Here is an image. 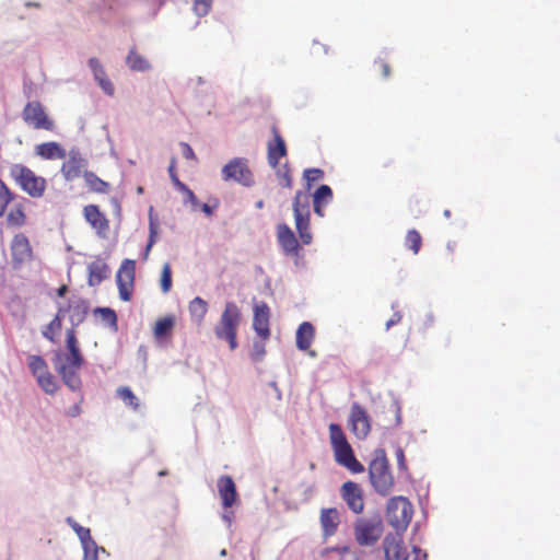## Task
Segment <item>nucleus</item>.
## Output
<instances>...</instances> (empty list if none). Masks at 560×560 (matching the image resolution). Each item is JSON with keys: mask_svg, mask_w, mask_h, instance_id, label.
I'll use <instances>...</instances> for the list:
<instances>
[{"mask_svg": "<svg viewBox=\"0 0 560 560\" xmlns=\"http://www.w3.org/2000/svg\"><path fill=\"white\" fill-rule=\"evenodd\" d=\"M67 349L69 353L57 352L55 358V368L58 374L61 376L63 383L73 392L77 393V399L70 408L66 410V415L69 417H78L82 409L81 404L83 396L80 393L82 382L79 375V370L83 365L84 359L81 353L79 342L73 328L67 329Z\"/></svg>", "mask_w": 560, "mask_h": 560, "instance_id": "obj_1", "label": "nucleus"}, {"mask_svg": "<svg viewBox=\"0 0 560 560\" xmlns=\"http://www.w3.org/2000/svg\"><path fill=\"white\" fill-rule=\"evenodd\" d=\"M306 182V191L298 190L292 201V209L295 221V229L299 237L304 245H310L313 241L311 232V194L313 184L324 177V171L320 168H307L303 173Z\"/></svg>", "mask_w": 560, "mask_h": 560, "instance_id": "obj_2", "label": "nucleus"}, {"mask_svg": "<svg viewBox=\"0 0 560 560\" xmlns=\"http://www.w3.org/2000/svg\"><path fill=\"white\" fill-rule=\"evenodd\" d=\"M0 218H4L9 229H21L27 223L24 198L15 194L2 178H0Z\"/></svg>", "mask_w": 560, "mask_h": 560, "instance_id": "obj_3", "label": "nucleus"}, {"mask_svg": "<svg viewBox=\"0 0 560 560\" xmlns=\"http://www.w3.org/2000/svg\"><path fill=\"white\" fill-rule=\"evenodd\" d=\"M329 440L337 464L346 467L353 474H361L364 471V466L355 458L353 450L339 424H329Z\"/></svg>", "mask_w": 560, "mask_h": 560, "instance_id": "obj_4", "label": "nucleus"}, {"mask_svg": "<svg viewBox=\"0 0 560 560\" xmlns=\"http://www.w3.org/2000/svg\"><path fill=\"white\" fill-rule=\"evenodd\" d=\"M9 176L13 183L28 197L40 199L47 190V179L37 175L32 168L14 163L9 167Z\"/></svg>", "mask_w": 560, "mask_h": 560, "instance_id": "obj_5", "label": "nucleus"}, {"mask_svg": "<svg viewBox=\"0 0 560 560\" xmlns=\"http://www.w3.org/2000/svg\"><path fill=\"white\" fill-rule=\"evenodd\" d=\"M369 477L372 487L381 495H387L394 488V477L389 469L385 451L378 448L369 465Z\"/></svg>", "mask_w": 560, "mask_h": 560, "instance_id": "obj_6", "label": "nucleus"}, {"mask_svg": "<svg viewBox=\"0 0 560 560\" xmlns=\"http://www.w3.org/2000/svg\"><path fill=\"white\" fill-rule=\"evenodd\" d=\"M241 320L242 314L238 306L234 302H228L214 327L217 338L228 341L231 350L237 348V329Z\"/></svg>", "mask_w": 560, "mask_h": 560, "instance_id": "obj_7", "label": "nucleus"}, {"mask_svg": "<svg viewBox=\"0 0 560 560\" xmlns=\"http://www.w3.org/2000/svg\"><path fill=\"white\" fill-rule=\"evenodd\" d=\"M413 516V506L405 497H394L386 505V520L394 527L396 535L402 534Z\"/></svg>", "mask_w": 560, "mask_h": 560, "instance_id": "obj_8", "label": "nucleus"}, {"mask_svg": "<svg viewBox=\"0 0 560 560\" xmlns=\"http://www.w3.org/2000/svg\"><path fill=\"white\" fill-rule=\"evenodd\" d=\"M385 560H427V553L419 547H413L411 553L400 535L387 534L383 540Z\"/></svg>", "mask_w": 560, "mask_h": 560, "instance_id": "obj_9", "label": "nucleus"}, {"mask_svg": "<svg viewBox=\"0 0 560 560\" xmlns=\"http://www.w3.org/2000/svg\"><path fill=\"white\" fill-rule=\"evenodd\" d=\"M383 523L380 518L359 517L354 522L353 535L359 546H373L383 535Z\"/></svg>", "mask_w": 560, "mask_h": 560, "instance_id": "obj_10", "label": "nucleus"}, {"mask_svg": "<svg viewBox=\"0 0 560 560\" xmlns=\"http://www.w3.org/2000/svg\"><path fill=\"white\" fill-rule=\"evenodd\" d=\"M222 179L224 182H236L245 187L255 184L254 174L248 167V162L244 158H235L226 163L222 171Z\"/></svg>", "mask_w": 560, "mask_h": 560, "instance_id": "obj_11", "label": "nucleus"}, {"mask_svg": "<svg viewBox=\"0 0 560 560\" xmlns=\"http://www.w3.org/2000/svg\"><path fill=\"white\" fill-rule=\"evenodd\" d=\"M11 266L14 270H21L25 265L34 260V250L28 237L24 233L13 235L10 244Z\"/></svg>", "mask_w": 560, "mask_h": 560, "instance_id": "obj_12", "label": "nucleus"}, {"mask_svg": "<svg viewBox=\"0 0 560 560\" xmlns=\"http://www.w3.org/2000/svg\"><path fill=\"white\" fill-rule=\"evenodd\" d=\"M22 118L33 129L55 130V121L48 116L44 106L38 101L28 102L24 106Z\"/></svg>", "mask_w": 560, "mask_h": 560, "instance_id": "obj_13", "label": "nucleus"}, {"mask_svg": "<svg viewBox=\"0 0 560 560\" xmlns=\"http://www.w3.org/2000/svg\"><path fill=\"white\" fill-rule=\"evenodd\" d=\"M348 425L352 434L359 440L366 439L371 432L372 419L369 412L357 401L351 405Z\"/></svg>", "mask_w": 560, "mask_h": 560, "instance_id": "obj_14", "label": "nucleus"}, {"mask_svg": "<svg viewBox=\"0 0 560 560\" xmlns=\"http://www.w3.org/2000/svg\"><path fill=\"white\" fill-rule=\"evenodd\" d=\"M135 273L136 261L131 259H125L116 276L119 298L125 302L131 300L133 292Z\"/></svg>", "mask_w": 560, "mask_h": 560, "instance_id": "obj_15", "label": "nucleus"}, {"mask_svg": "<svg viewBox=\"0 0 560 560\" xmlns=\"http://www.w3.org/2000/svg\"><path fill=\"white\" fill-rule=\"evenodd\" d=\"M85 221L95 231L96 235L106 238L109 233V220L106 214L100 210L96 205H88L83 208Z\"/></svg>", "mask_w": 560, "mask_h": 560, "instance_id": "obj_16", "label": "nucleus"}, {"mask_svg": "<svg viewBox=\"0 0 560 560\" xmlns=\"http://www.w3.org/2000/svg\"><path fill=\"white\" fill-rule=\"evenodd\" d=\"M340 494L348 508L355 514L364 510L363 491L361 487L353 481H346L340 489Z\"/></svg>", "mask_w": 560, "mask_h": 560, "instance_id": "obj_17", "label": "nucleus"}, {"mask_svg": "<svg viewBox=\"0 0 560 560\" xmlns=\"http://www.w3.org/2000/svg\"><path fill=\"white\" fill-rule=\"evenodd\" d=\"M277 240L285 255L291 257L300 256L301 246L299 244V241L293 231L285 223L278 224Z\"/></svg>", "mask_w": 560, "mask_h": 560, "instance_id": "obj_18", "label": "nucleus"}, {"mask_svg": "<svg viewBox=\"0 0 560 560\" xmlns=\"http://www.w3.org/2000/svg\"><path fill=\"white\" fill-rule=\"evenodd\" d=\"M271 133L273 138L267 143V160L270 167H276L280 159L288 154V149L277 126L271 127Z\"/></svg>", "mask_w": 560, "mask_h": 560, "instance_id": "obj_19", "label": "nucleus"}, {"mask_svg": "<svg viewBox=\"0 0 560 560\" xmlns=\"http://www.w3.org/2000/svg\"><path fill=\"white\" fill-rule=\"evenodd\" d=\"M270 308L265 302L256 304L254 307L253 328L262 341L269 339L271 332L269 328Z\"/></svg>", "mask_w": 560, "mask_h": 560, "instance_id": "obj_20", "label": "nucleus"}, {"mask_svg": "<svg viewBox=\"0 0 560 560\" xmlns=\"http://www.w3.org/2000/svg\"><path fill=\"white\" fill-rule=\"evenodd\" d=\"M68 523L82 541L86 560H97L98 552H106L104 548H98L94 540H92L89 528L79 525L77 522L71 521V518L68 520Z\"/></svg>", "mask_w": 560, "mask_h": 560, "instance_id": "obj_21", "label": "nucleus"}, {"mask_svg": "<svg viewBox=\"0 0 560 560\" xmlns=\"http://www.w3.org/2000/svg\"><path fill=\"white\" fill-rule=\"evenodd\" d=\"M66 308V314H69V319L74 330L80 324H82L86 317L89 307L85 300L80 296H73L68 301Z\"/></svg>", "mask_w": 560, "mask_h": 560, "instance_id": "obj_22", "label": "nucleus"}, {"mask_svg": "<svg viewBox=\"0 0 560 560\" xmlns=\"http://www.w3.org/2000/svg\"><path fill=\"white\" fill-rule=\"evenodd\" d=\"M319 523L325 538L335 535L340 524L339 511L336 508L322 509L319 514Z\"/></svg>", "mask_w": 560, "mask_h": 560, "instance_id": "obj_23", "label": "nucleus"}, {"mask_svg": "<svg viewBox=\"0 0 560 560\" xmlns=\"http://www.w3.org/2000/svg\"><path fill=\"white\" fill-rule=\"evenodd\" d=\"M218 490L224 508H231L236 499L237 491L233 479L230 476H222L218 480Z\"/></svg>", "mask_w": 560, "mask_h": 560, "instance_id": "obj_24", "label": "nucleus"}, {"mask_svg": "<svg viewBox=\"0 0 560 560\" xmlns=\"http://www.w3.org/2000/svg\"><path fill=\"white\" fill-rule=\"evenodd\" d=\"M89 66L93 72L95 81L98 83L100 88L107 94L114 95L115 88L109 78L106 74L105 69L103 68L100 60L95 57L89 59Z\"/></svg>", "mask_w": 560, "mask_h": 560, "instance_id": "obj_25", "label": "nucleus"}, {"mask_svg": "<svg viewBox=\"0 0 560 560\" xmlns=\"http://www.w3.org/2000/svg\"><path fill=\"white\" fill-rule=\"evenodd\" d=\"M35 153L44 160H62L67 155L65 148L56 141L37 144Z\"/></svg>", "mask_w": 560, "mask_h": 560, "instance_id": "obj_26", "label": "nucleus"}, {"mask_svg": "<svg viewBox=\"0 0 560 560\" xmlns=\"http://www.w3.org/2000/svg\"><path fill=\"white\" fill-rule=\"evenodd\" d=\"M85 166L84 160L78 155H71L61 166V174L65 179L71 182L81 176L82 170Z\"/></svg>", "mask_w": 560, "mask_h": 560, "instance_id": "obj_27", "label": "nucleus"}, {"mask_svg": "<svg viewBox=\"0 0 560 560\" xmlns=\"http://www.w3.org/2000/svg\"><path fill=\"white\" fill-rule=\"evenodd\" d=\"M332 200V190L328 185H320L313 194L314 212L324 217V208Z\"/></svg>", "mask_w": 560, "mask_h": 560, "instance_id": "obj_28", "label": "nucleus"}, {"mask_svg": "<svg viewBox=\"0 0 560 560\" xmlns=\"http://www.w3.org/2000/svg\"><path fill=\"white\" fill-rule=\"evenodd\" d=\"M88 270V283L91 287L98 285L103 280H105L108 277V266L102 259H96L92 261L89 265Z\"/></svg>", "mask_w": 560, "mask_h": 560, "instance_id": "obj_29", "label": "nucleus"}, {"mask_svg": "<svg viewBox=\"0 0 560 560\" xmlns=\"http://www.w3.org/2000/svg\"><path fill=\"white\" fill-rule=\"evenodd\" d=\"M315 338V328L310 322H303L296 330V347L300 350H308Z\"/></svg>", "mask_w": 560, "mask_h": 560, "instance_id": "obj_30", "label": "nucleus"}, {"mask_svg": "<svg viewBox=\"0 0 560 560\" xmlns=\"http://www.w3.org/2000/svg\"><path fill=\"white\" fill-rule=\"evenodd\" d=\"M66 315V308L63 306L58 307V312L54 319L47 325L43 331V336L51 342H56V337L60 332L62 327V318Z\"/></svg>", "mask_w": 560, "mask_h": 560, "instance_id": "obj_31", "label": "nucleus"}, {"mask_svg": "<svg viewBox=\"0 0 560 560\" xmlns=\"http://www.w3.org/2000/svg\"><path fill=\"white\" fill-rule=\"evenodd\" d=\"M126 63L132 71H147L150 69L149 61L141 56L135 48L129 50V54L126 58Z\"/></svg>", "mask_w": 560, "mask_h": 560, "instance_id": "obj_32", "label": "nucleus"}, {"mask_svg": "<svg viewBox=\"0 0 560 560\" xmlns=\"http://www.w3.org/2000/svg\"><path fill=\"white\" fill-rule=\"evenodd\" d=\"M174 325L175 320L173 316H165L158 319L153 327L154 337L156 339H162L163 337L171 336Z\"/></svg>", "mask_w": 560, "mask_h": 560, "instance_id": "obj_33", "label": "nucleus"}, {"mask_svg": "<svg viewBox=\"0 0 560 560\" xmlns=\"http://www.w3.org/2000/svg\"><path fill=\"white\" fill-rule=\"evenodd\" d=\"M189 312L191 317L198 324H201L208 312V303L203 299L197 296L189 303Z\"/></svg>", "mask_w": 560, "mask_h": 560, "instance_id": "obj_34", "label": "nucleus"}, {"mask_svg": "<svg viewBox=\"0 0 560 560\" xmlns=\"http://www.w3.org/2000/svg\"><path fill=\"white\" fill-rule=\"evenodd\" d=\"M83 177H84V180H85L88 187L92 191L98 192V194H106L108 191V189H109L108 183L101 179L93 172H85Z\"/></svg>", "mask_w": 560, "mask_h": 560, "instance_id": "obj_35", "label": "nucleus"}, {"mask_svg": "<svg viewBox=\"0 0 560 560\" xmlns=\"http://www.w3.org/2000/svg\"><path fill=\"white\" fill-rule=\"evenodd\" d=\"M272 168L276 172V175H277L280 186H282L283 188H292L293 178L291 175V170H290L289 163L285 162L283 164H280V162H278V165Z\"/></svg>", "mask_w": 560, "mask_h": 560, "instance_id": "obj_36", "label": "nucleus"}, {"mask_svg": "<svg viewBox=\"0 0 560 560\" xmlns=\"http://www.w3.org/2000/svg\"><path fill=\"white\" fill-rule=\"evenodd\" d=\"M28 368L35 378L49 371L46 361L42 357L34 354L28 357Z\"/></svg>", "mask_w": 560, "mask_h": 560, "instance_id": "obj_37", "label": "nucleus"}, {"mask_svg": "<svg viewBox=\"0 0 560 560\" xmlns=\"http://www.w3.org/2000/svg\"><path fill=\"white\" fill-rule=\"evenodd\" d=\"M421 245L422 237L420 233L415 229L408 230L405 237V246L416 255L419 253Z\"/></svg>", "mask_w": 560, "mask_h": 560, "instance_id": "obj_38", "label": "nucleus"}, {"mask_svg": "<svg viewBox=\"0 0 560 560\" xmlns=\"http://www.w3.org/2000/svg\"><path fill=\"white\" fill-rule=\"evenodd\" d=\"M116 393L117 396L125 402V405L132 408L133 410H138L140 406L139 399L129 387L121 386L117 389Z\"/></svg>", "mask_w": 560, "mask_h": 560, "instance_id": "obj_39", "label": "nucleus"}, {"mask_svg": "<svg viewBox=\"0 0 560 560\" xmlns=\"http://www.w3.org/2000/svg\"><path fill=\"white\" fill-rule=\"evenodd\" d=\"M40 388L47 394H55L58 389V384L54 377V375L48 371L47 373L38 376L36 378Z\"/></svg>", "mask_w": 560, "mask_h": 560, "instance_id": "obj_40", "label": "nucleus"}, {"mask_svg": "<svg viewBox=\"0 0 560 560\" xmlns=\"http://www.w3.org/2000/svg\"><path fill=\"white\" fill-rule=\"evenodd\" d=\"M160 285L163 293H168L172 289V269L168 262L162 267Z\"/></svg>", "mask_w": 560, "mask_h": 560, "instance_id": "obj_41", "label": "nucleus"}, {"mask_svg": "<svg viewBox=\"0 0 560 560\" xmlns=\"http://www.w3.org/2000/svg\"><path fill=\"white\" fill-rule=\"evenodd\" d=\"M102 317V320L108 324V326L117 329V315L114 310L109 307H98L95 310Z\"/></svg>", "mask_w": 560, "mask_h": 560, "instance_id": "obj_42", "label": "nucleus"}, {"mask_svg": "<svg viewBox=\"0 0 560 560\" xmlns=\"http://www.w3.org/2000/svg\"><path fill=\"white\" fill-rule=\"evenodd\" d=\"M211 2H212V0H195V3H194L195 12L200 16L206 15L211 8Z\"/></svg>", "mask_w": 560, "mask_h": 560, "instance_id": "obj_43", "label": "nucleus"}, {"mask_svg": "<svg viewBox=\"0 0 560 560\" xmlns=\"http://www.w3.org/2000/svg\"><path fill=\"white\" fill-rule=\"evenodd\" d=\"M374 66L376 67L382 78H389L392 69L387 61H385L384 59H377L375 60Z\"/></svg>", "mask_w": 560, "mask_h": 560, "instance_id": "obj_44", "label": "nucleus"}, {"mask_svg": "<svg viewBox=\"0 0 560 560\" xmlns=\"http://www.w3.org/2000/svg\"><path fill=\"white\" fill-rule=\"evenodd\" d=\"M265 343L262 342H255L253 346V352H252V359L254 361H260L262 357L265 355Z\"/></svg>", "mask_w": 560, "mask_h": 560, "instance_id": "obj_45", "label": "nucleus"}, {"mask_svg": "<svg viewBox=\"0 0 560 560\" xmlns=\"http://www.w3.org/2000/svg\"><path fill=\"white\" fill-rule=\"evenodd\" d=\"M180 148H182V154L185 159L187 160H196V155H195V152L192 150V148L186 143V142H182L180 143Z\"/></svg>", "mask_w": 560, "mask_h": 560, "instance_id": "obj_46", "label": "nucleus"}, {"mask_svg": "<svg viewBox=\"0 0 560 560\" xmlns=\"http://www.w3.org/2000/svg\"><path fill=\"white\" fill-rule=\"evenodd\" d=\"M155 237H156V226L151 222L150 223V240H149V243L145 248L147 254L150 252L151 247L155 243Z\"/></svg>", "mask_w": 560, "mask_h": 560, "instance_id": "obj_47", "label": "nucleus"}, {"mask_svg": "<svg viewBox=\"0 0 560 560\" xmlns=\"http://www.w3.org/2000/svg\"><path fill=\"white\" fill-rule=\"evenodd\" d=\"M184 201L189 202L192 207H197L199 205V201L191 189L184 195Z\"/></svg>", "mask_w": 560, "mask_h": 560, "instance_id": "obj_48", "label": "nucleus"}, {"mask_svg": "<svg viewBox=\"0 0 560 560\" xmlns=\"http://www.w3.org/2000/svg\"><path fill=\"white\" fill-rule=\"evenodd\" d=\"M168 174L172 179V183H174L176 179H179L177 176V172H176V159L175 158H173L171 160V164L168 166Z\"/></svg>", "mask_w": 560, "mask_h": 560, "instance_id": "obj_49", "label": "nucleus"}, {"mask_svg": "<svg viewBox=\"0 0 560 560\" xmlns=\"http://www.w3.org/2000/svg\"><path fill=\"white\" fill-rule=\"evenodd\" d=\"M173 184L184 195L190 190V188L179 179H176Z\"/></svg>", "mask_w": 560, "mask_h": 560, "instance_id": "obj_50", "label": "nucleus"}, {"mask_svg": "<svg viewBox=\"0 0 560 560\" xmlns=\"http://www.w3.org/2000/svg\"><path fill=\"white\" fill-rule=\"evenodd\" d=\"M173 184L184 195L190 190V188L179 179H176Z\"/></svg>", "mask_w": 560, "mask_h": 560, "instance_id": "obj_51", "label": "nucleus"}, {"mask_svg": "<svg viewBox=\"0 0 560 560\" xmlns=\"http://www.w3.org/2000/svg\"><path fill=\"white\" fill-rule=\"evenodd\" d=\"M173 184L184 195L190 190V188L179 179H176Z\"/></svg>", "mask_w": 560, "mask_h": 560, "instance_id": "obj_52", "label": "nucleus"}, {"mask_svg": "<svg viewBox=\"0 0 560 560\" xmlns=\"http://www.w3.org/2000/svg\"><path fill=\"white\" fill-rule=\"evenodd\" d=\"M400 320V315H395L393 318H390L387 323H386V328H389L390 326L397 324L398 322Z\"/></svg>", "mask_w": 560, "mask_h": 560, "instance_id": "obj_53", "label": "nucleus"}, {"mask_svg": "<svg viewBox=\"0 0 560 560\" xmlns=\"http://www.w3.org/2000/svg\"><path fill=\"white\" fill-rule=\"evenodd\" d=\"M393 410L396 413V424H399L401 422L400 408L395 405V406H393Z\"/></svg>", "mask_w": 560, "mask_h": 560, "instance_id": "obj_54", "label": "nucleus"}, {"mask_svg": "<svg viewBox=\"0 0 560 560\" xmlns=\"http://www.w3.org/2000/svg\"><path fill=\"white\" fill-rule=\"evenodd\" d=\"M201 210L207 214V215H211L212 214V208L208 205V203H203L201 206Z\"/></svg>", "mask_w": 560, "mask_h": 560, "instance_id": "obj_55", "label": "nucleus"}, {"mask_svg": "<svg viewBox=\"0 0 560 560\" xmlns=\"http://www.w3.org/2000/svg\"><path fill=\"white\" fill-rule=\"evenodd\" d=\"M68 291V287L66 284H62L58 290H57V295L62 298Z\"/></svg>", "mask_w": 560, "mask_h": 560, "instance_id": "obj_56", "label": "nucleus"}, {"mask_svg": "<svg viewBox=\"0 0 560 560\" xmlns=\"http://www.w3.org/2000/svg\"><path fill=\"white\" fill-rule=\"evenodd\" d=\"M397 459H398L399 465H404L405 455H404L402 450L397 451Z\"/></svg>", "mask_w": 560, "mask_h": 560, "instance_id": "obj_57", "label": "nucleus"}, {"mask_svg": "<svg viewBox=\"0 0 560 560\" xmlns=\"http://www.w3.org/2000/svg\"><path fill=\"white\" fill-rule=\"evenodd\" d=\"M446 249H447L451 254H453V253L455 252V249H456V243H455V242H453V243L448 242V243H447V245H446Z\"/></svg>", "mask_w": 560, "mask_h": 560, "instance_id": "obj_58", "label": "nucleus"}, {"mask_svg": "<svg viewBox=\"0 0 560 560\" xmlns=\"http://www.w3.org/2000/svg\"><path fill=\"white\" fill-rule=\"evenodd\" d=\"M256 207L258 209H261L264 207V201L262 200H259L257 203H256Z\"/></svg>", "mask_w": 560, "mask_h": 560, "instance_id": "obj_59", "label": "nucleus"}, {"mask_svg": "<svg viewBox=\"0 0 560 560\" xmlns=\"http://www.w3.org/2000/svg\"><path fill=\"white\" fill-rule=\"evenodd\" d=\"M444 215H445V217H447V218H450V217H451V211H450V210H445V211H444Z\"/></svg>", "mask_w": 560, "mask_h": 560, "instance_id": "obj_60", "label": "nucleus"}, {"mask_svg": "<svg viewBox=\"0 0 560 560\" xmlns=\"http://www.w3.org/2000/svg\"><path fill=\"white\" fill-rule=\"evenodd\" d=\"M310 355L315 357L316 352L315 351H310Z\"/></svg>", "mask_w": 560, "mask_h": 560, "instance_id": "obj_61", "label": "nucleus"}]
</instances>
